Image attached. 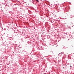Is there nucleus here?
<instances>
[{
    "label": "nucleus",
    "mask_w": 74,
    "mask_h": 74,
    "mask_svg": "<svg viewBox=\"0 0 74 74\" xmlns=\"http://www.w3.org/2000/svg\"><path fill=\"white\" fill-rule=\"evenodd\" d=\"M36 1H37L38 2V0H36Z\"/></svg>",
    "instance_id": "f257e3e1"
}]
</instances>
